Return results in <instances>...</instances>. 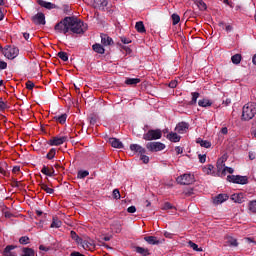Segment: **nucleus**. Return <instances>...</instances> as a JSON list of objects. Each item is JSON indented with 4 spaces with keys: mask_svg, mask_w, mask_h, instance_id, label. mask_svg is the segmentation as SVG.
<instances>
[{
    "mask_svg": "<svg viewBox=\"0 0 256 256\" xmlns=\"http://www.w3.org/2000/svg\"><path fill=\"white\" fill-rule=\"evenodd\" d=\"M249 211L252 213H256V200H252L249 202Z\"/></svg>",
    "mask_w": 256,
    "mask_h": 256,
    "instance_id": "nucleus-46",
    "label": "nucleus"
},
{
    "mask_svg": "<svg viewBox=\"0 0 256 256\" xmlns=\"http://www.w3.org/2000/svg\"><path fill=\"white\" fill-rule=\"evenodd\" d=\"M57 56L59 57V59H61L62 61H69V54H67V52H63L60 51L58 52Z\"/></svg>",
    "mask_w": 256,
    "mask_h": 256,
    "instance_id": "nucleus-39",
    "label": "nucleus"
},
{
    "mask_svg": "<svg viewBox=\"0 0 256 256\" xmlns=\"http://www.w3.org/2000/svg\"><path fill=\"white\" fill-rule=\"evenodd\" d=\"M175 151H176V153H177L178 155H181V154L183 153V148L180 147V146H177V147L175 148Z\"/></svg>",
    "mask_w": 256,
    "mask_h": 256,
    "instance_id": "nucleus-59",
    "label": "nucleus"
},
{
    "mask_svg": "<svg viewBox=\"0 0 256 256\" xmlns=\"http://www.w3.org/2000/svg\"><path fill=\"white\" fill-rule=\"evenodd\" d=\"M23 253L22 256H35V250L32 248H23Z\"/></svg>",
    "mask_w": 256,
    "mask_h": 256,
    "instance_id": "nucleus-40",
    "label": "nucleus"
},
{
    "mask_svg": "<svg viewBox=\"0 0 256 256\" xmlns=\"http://www.w3.org/2000/svg\"><path fill=\"white\" fill-rule=\"evenodd\" d=\"M7 69V62L0 60V71Z\"/></svg>",
    "mask_w": 256,
    "mask_h": 256,
    "instance_id": "nucleus-53",
    "label": "nucleus"
},
{
    "mask_svg": "<svg viewBox=\"0 0 256 256\" xmlns=\"http://www.w3.org/2000/svg\"><path fill=\"white\" fill-rule=\"evenodd\" d=\"M40 187L42 191H45V193H48L49 195H53L55 193V189L49 188V186H47L45 183H41Z\"/></svg>",
    "mask_w": 256,
    "mask_h": 256,
    "instance_id": "nucleus-32",
    "label": "nucleus"
},
{
    "mask_svg": "<svg viewBox=\"0 0 256 256\" xmlns=\"http://www.w3.org/2000/svg\"><path fill=\"white\" fill-rule=\"evenodd\" d=\"M122 43H124V45H129V43H131V40H129L128 38L122 37L121 38Z\"/></svg>",
    "mask_w": 256,
    "mask_h": 256,
    "instance_id": "nucleus-58",
    "label": "nucleus"
},
{
    "mask_svg": "<svg viewBox=\"0 0 256 256\" xmlns=\"http://www.w3.org/2000/svg\"><path fill=\"white\" fill-rule=\"evenodd\" d=\"M137 211V208L135 206H130L127 208L128 213H135Z\"/></svg>",
    "mask_w": 256,
    "mask_h": 256,
    "instance_id": "nucleus-56",
    "label": "nucleus"
},
{
    "mask_svg": "<svg viewBox=\"0 0 256 256\" xmlns=\"http://www.w3.org/2000/svg\"><path fill=\"white\" fill-rule=\"evenodd\" d=\"M256 115V104L254 102H249L245 104L242 108V121H251Z\"/></svg>",
    "mask_w": 256,
    "mask_h": 256,
    "instance_id": "nucleus-2",
    "label": "nucleus"
},
{
    "mask_svg": "<svg viewBox=\"0 0 256 256\" xmlns=\"http://www.w3.org/2000/svg\"><path fill=\"white\" fill-rule=\"evenodd\" d=\"M12 187H19V181L14 180V181L12 182Z\"/></svg>",
    "mask_w": 256,
    "mask_h": 256,
    "instance_id": "nucleus-64",
    "label": "nucleus"
},
{
    "mask_svg": "<svg viewBox=\"0 0 256 256\" xmlns=\"http://www.w3.org/2000/svg\"><path fill=\"white\" fill-rule=\"evenodd\" d=\"M225 31H227V33H231V31H233V26L227 25V26L225 27Z\"/></svg>",
    "mask_w": 256,
    "mask_h": 256,
    "instance_id": "nucleus-62",
    "label": "nucleus"
},
{
    "mask_svg": "<svg viewBox=\"0 0 256 256\" xmlns=\"http://www.w3.org/2000/svg\"><path fill=\"white\" fill-rule=\"evenodd\" d=\"M55 155H57V149L52 148L49 150V152L46 155V159H48L49 161H51L52 159L55 158Z\"/></svg>",
    "mask_w": 256,
    "mask_h": 256,
    "instance_id": "nucleus-36",
    "label": "nucleus"
},
{
    "mask_svg": "<svg viewBox=\"0 0 256 256\" xmlns=\"http://www.w3.org/2000/svg\"><path fill=\"white\" fill-rule=\"evenodd\" d=\"M177 84H178L177 80H172L169 83L168 87H170V89H175V87H177Z\"/></svg>",
    "mask_w": 256,
    "mask_h": 256,
    "instance_id": "nucleus-54",
    "label": "nucleus"
},
{
    "mask_svg": "<svg viewBox=\"0 0 256 256\" xmlns=\"http://www.w3.org/2000/svg\"><path fill=\"white\" fill-rule=\"evenodd\" d=\"M109 5L107 0H92V6L94 9H99L100 11H105V7Z\"/></svg>",
    "mask_w": 256,
    "mask_h": 256,
    "instance_id": "nucleus-9",
    "label": "nucleus"
},
{
    "mask_svg": "<svg viewBox=\"0 0 256 256\" xmlns=\"http://www.w3.org/2000/svg\"><path fill=\"white\" fill-rule=\"evenodd\" d=\"M39 249H40V251H45V252L51 251V248L46 247V246H44V245H40V246H39Z\"/></svg>",
    "mask_w": 256,
    "mask_h": 256,
    "instance_id": "nucleus-57",
    "label": "nucleus"
},
{
    "mask_svg": "<svg viewBox=\"0 0 256 256\" xmlns=\"http://www.w3.org/2000/svg\"><path fill=\"white\" fill-rule=\"evenodd\" d=\"M112 195L114 199H121V192H119V189H114Z\"/></svg>",
    "mask_w": 256,
    "mask_h": 256,
    "instance_id": "nucleus-49",
    "label": "nucleus"
},
{
    "mask_svg": "<svg viewBox=\"0 0 256 256\" xmlns=\"http://www.w3.org/2000/svg\"><path fill=\"white\" fill-rule=\"evenodd\" d=\"M196 143H198L199 145H201L202 147H204L205 149H209V147H211V142L207 141V140H203L201 138H198L196 140Z\"/></svg>",
    "mask_w": 256,
    "mask_h": 256,
    "instance_id": "nucleus-33",
    "label": "nucleus"
},
{
    "mask_svg": "<svg viewBox=\"0 0 256 256\" xmlns=\"http://www.w3.org/2000/svg\"><path fill=\"white\" fill-rule=\"evenodd\" d=\"M108 142L114 149H123V142L119 141L117 138H110Z\"/></svg>",
    "mask_w": 256,
    "mask_h": 256,
    "instance_id": "nucleus-16",
    "label": "nucleus"
},
{
    "mask_svg": "<svg viewBox=\"0 0 256 256\" xmlns=\"http://www.w3.org/2000/svg\"><path fill=\"white\" fill-rule=\"evenodd\" d=\"M41 173H43V175H46L47 177H53V172H50L49 167L45 165L42 167Z\"/></svg>",
    "mask_w": 256,
    "mask_h": 256,
    "instance_id": "nucleus-41",
    "label": "nucleus"
},
{
    "mask_svg": "<svg viewBox=\"0 0 256 256\" xmlns=\"http://www.w3.org/2000/svg\"><path fill=\"white\" fill-rule=\"evenodd\" d=\"M101 43L107 47V45H111L113 43V38L109 37L107 34H101Z\"/></svg>",
    "mask_w": 256,
    "mask_h": 256,
    "instance_id": "nucleus-19",
    "label": "nucleus"
},
{
    "mask_svg": "<svg viewBox=\"0 0 256 256\" xmlns=\"http://www.w3.org/2000/svg\"><path fill=\"white\" fill-rule=\"evenodd\" d=\"M188 245H189V247H191V249H193V251H198V252L203 251V248H199V245H197L193 241H189Z\"/></svg>",
    "mask_w": 256,
    "mask_h": 256,
    "instance_id": "nucleus-42",
    "label": "nucleus"
},
{
    "mask_svg": "<svg viewBox=\"0 0 256 256\" xmlns=\"http://www.w3.org/2000/svg\"><path fill=\"white\" fill-rule=\"evenodd\" d=\"M198 105L199 107H211L213 105V102H211V100L209 99H202L198 101Z\"/></svg>",
    "mask_w": 256,
    "mask_h": 256,
    "instance_id": "nucleus-30",
    "label": "nucleus"
},
{
    "mask_svg": "<svg viewBox=\"0 0 256 256\" xmlns=\"http://www.w3.org/2000/svg\"><path fill=\"white\" fill-rule=\"evenodd\" d=\"M135 29L138 33H146L145 24L143 21L136 22Z\"/></svg>",
    "mask_w": 256,
    "mask_h": 256,
    "instance_id": "nucleus-28",
    "label": "nucleus"
},
{
    "mask_svg": "<svg viewBox=\"0 0 256 256\" xmlns=\"http://www.w3.org/2000/svg\"><path fill=\"white\" fill-rule=\"evenodd\" d=\"M146 149H148V151H151L152 153L157 151H163V149H165V144L161 142H148L146 144Z\"/></svg>",
    "mask_w": 256,
    "mask_h": 256,
    "instance_id": "nucleus-6",
    "label": "nucleus"
},
{
    "mask_svg": "<svg viewBox=\"0 0 256 256\" xmlns=\"http://www.w3.org/2000/svg\"><path fill=\"white\" fill-rule=\"evenodd\" d=\"M194 181L195 177L191 174H184L177 178V182L180 185H191L192 183H194Z\"/></svg>",
    "mask_w": 256,
    "mask_h": 256,
    "instance_id": "nucleus-5",
    "label": "nucleus"
},
{
    "mask_svg": "<svg viewBox=\"0 0 256 256\" xmlns=\"http://www.w3.org/2000/svg\"><path fill=\"white\" fill-rule=\"evenodd\" d=\"M3 55L4 57H7V59H15V57L19 55V49L11 48L9 51H4Z\"/></svg>",
    "mask_w": 256,
    "mask_h": 256,
    "instance_id": "nucleus-10",
    "label": "nucleus"
},
{
    "mask_svg": "<svg viewBox=\"0 0 256 256\" xmlns=\"http://www.w3.org/2000/svg\"><path fill=\"white\" fill-rule=\"evenodd\" d=\"M192 99L191 101L188 103V105H197V99H199V92H192L191 93Z\"/></svg>",
    "mask_w": 256,
    "mask_h": 256,
    "instance_id": "nucleus-34",
    "label": "nucleus"
},
{
    "mask_svg": "<svg viewBox=\"0 0 256 256\" xmlns=\"http://www.w3.org/2000/svg\"><path fill=\"white\" fill-rule=\"evenodd\" d=\"M214 169H215V166H213L212 164H209L203 168V171L204 173H206V175H213L215 173L213 172Z\"/></svg>",
    "mask_w": 256,
    "mask_h": 256,
    "instance_id": "nucleus-35",
    "label": "nucleus"
},
{
    "mask_svg": "<svg viewBox=\"0 0 256 256\" xmlns=\"http://www.w3.org/2000/svg\"><path fill=\"white\" fill-rule=\"evenodd\" d=\"M19 171H21V167L19 166H14L12 169V173H19Z\"/></svg>",
    "mask_w": 256,
    "mask_h": 256,
    "instance_id": "nucleus-60",
    "label": "nucleus"
},
{
    "mask_svg": "<svg viewBox=\"0 0 256 256\" xmlns=\"http://www.w3.org/2000/svg\"><path fill=\"white\" fill-rule=\"evenodd\" d=\"M130 150H132L134 153H139L140 155H145V153H147V150H145V148L139 144H131Z\"/></svg>",
    "mask_w": 256,
    "mask_h": 256,
    "instance_id": "nucleus-14",
    "label": "nucleus"
},
{
    "mask_svg": "<svg viewBox=\"0 0 256 256\" xmlns=\"http://www.w3.org/2000/svg\"><path fill=\"white\" fill-rule=\"evenodd\" d=\"M163 211H168V209L176 210L175 206H173L170 202H165L162 206Z\"/></svg>",
    "mask_w": 256,
    "mask_h": 256,
    "instance_id": "nucleus-47",
    "label": "nucleus"
},
{
    "mask_svg": "<svg viewBox=\"0 0 256 256\" xmlns=\"http://www.w3.org/2000/svg\"><path fill=\"white\" fill-rule=\"evenodd\" d=\"M188 129H189V123L187 122H180L176 126V131L177 133H180V134L187 133Z\"/></svg>",
    "mask_w": 256,
    "mask_h": 256,
    "instance_id": "nucleus-15",
    "label": "nucleus"
},
{
    "mask_svg": "<svg viewBox=\"0 0 256 256\" xmlns=\"http://www.w3.org/2000/svg\"><path fill=\"white\" fill-rule=\"evenodd\" d=\"M14 249H17V246L8 245V246L5 247L2 255H4V256H17V252L13 251Z\"/></svg>",
    "mask_w": 256,
    "mask_h": 256,
    "instance_id": "nucleus-12",
    "label": "nucleus"
},
{
    "mask_svg": "<svg viewBox=\"0 0 256 256\" xmlns=\"http://www.w3.org/2000/svg\"><path fill=\"white\" fill-rule=\"evenodd\" d=\"M61 225H63V222H61V220H59V218L57 217H53L52 223H51V228L52 229H59V227H61Z\"/></svg>",
    "mask_w": 256,
    "mask_h": 256,
    "instance_id": "nucleus-29",
    "label": "nucleus"
},
{
    "mask_svg": "<svg viewBox=\"0 0 256 256\" xmlns=\"http://www.w3.org/2000/svg\"><path fill=\"white\" fill-rule=\"evenodd\" d=\"M171 19H172V25H177L181 21V17L176 13L171 15Z\"/></svg>",
    "mask_w": 256,
    "mask_h": 256,
    "instance_id": "nucleus-43",
    "label": "nucleus"
},
{
    "mask_svg": "<svg viewBox=\"0 0 256 256\" xmlns=\"http://www.w3.org/2000/svg\"><path fill=\"white\" fill-rule=\"evenodd\" d=\"M167 139H169V141L172 143H179L181 141V136L175 132H171L167 135Z\"/></svg>",
    "mask_w": 256,
    "mask_h": 256,
    "instance_id": "nucleus-20",
    "label": "nucleus"
},
{
    "mask_svg": "<svg viewBox=\"0 0 256 256\" xmlns=\"http://www.w3.org/2000/svg\"><path fill=\"white\" fill-rule=\"evenodd\" d=\"M227 181L236 183L237 185H247L249 183V178L241 175H228Z\"/></svg>",
    "mask_w": 256,
    "mask_h": 256,
    "instance_id": "nucleus-4",
    "label": "nucleus"
},
{
    "mask_svg": "<svg viewBox=\"0 0 256 256\" xmlns=\"http://www.w3.org/2000/svg\"><path fill=\"white\" fill-rule=\"evenodd\" d=\"M140 160L145 163V165H147V163H149V156L145 155V154H140Z\"/></svg>",
    "mask_w": 256,
    "mask_h": 256,
    "instance_id": "nucleus-50",
    "label": "nucleus"
},
{
    "mask_svg": "<svg viewBox=\"0 0 256 256\" xmlns=\"http://www.w3.org/2000/svg\"><path fill=\"white\" fill-rule=\"evenodd\" d=\"M232 201H234V203H244L245 202V197L243 195V193H239V194H233L231 196Z\"/></svg>",
    "mask_w": 256,
    "mask_h": 256,
    "instance_id": "nucleus-23",
    "label": "nucleus"
},
{
    "mask_svg": "<svg viewBox=\"0 0 256 256\" xmlns=\"http://www.w3.org/2000/svg\"><path fill=\"white\" fill-rule=\"evenodd\" d=\"M135 251H136V253H138L139 255H142V256L151 255V252L149 251L148 248H143V247H140V246H136Z\"/></svg>",
    "mask_w": 256,
    "mask_h": 256,
    "instance_id": "nucleus-22",
    "label": "nucleus"
},
{
    "mask_svg": "<svg viewBox=\"0 0 256 256\" xmlns=\"http://www.w3.org/2000/svg\"><path fill=\"white\" fill-rule=\"evenodd\" d=\"M242 56L241 54H235L231 57V61L234 65H239L241 63Z\"/></svg>",
    "mask_w": 256,
    "mask_h": 256,
    "instance_id": "nucleus-37",
    "label": "nucleus"
},
{
    "mask_svg": "<svg viewBox=\"0 0 256 256\" xmlns=\"http://www.w3.org/2000/svg\"><path fill=\"white\" fill-rule=\"evenodd\" d=\"M35 87V83H33L31 80H28L26 82V89H28L29 91H32V89Z\"/></svg>",
    "mask_w": 256,
    "mask_h": 256,
    "instance_id": "nucleus-51",
    "label": "nucleus"
},
{
    "mask_svg": "<svg viewBox=\"0 0 256 256\" xmlns=\"http://www.w3.org/2000/svg\"><path fill=\"white\" fill-rule=\"evenodd\" d=\"M31 21L34 23V25H45L47 23V21H45V14L42 12H38L32 16Z\"/></svg>",
    "mask_w": 256,
    "mask_h": 256,
    "instance_id": "nucleus-8",
    "label": "nucleus"
},
{
    "mask_svg": "<svg viewBox=\"0 0 256 256\" xmlns=\"http://www.w3.org/2000/svg\"><path fill=\"white\" fill-rule=\"evenodd\" d=\"M85 177H89V171L87 170L78 171V179H85Z\"/></svg>",
    "mask_w": 256,
    "mask_h": 256,
    "instance_id": "nucleus-45",
    "label": "nucleus"
},
{
    "mask_svg": "<svg viewBox=\"0 0 256 256\" xmlns=\"http://www.w3.org/2000/svg\"><path fill=\"white\" fill-rule=\"evenodd\" d=\"M198 158H199V161H200L201 163H205V161H207V155H201V154H199V155H198Z\"/></svg>",
    "mask_w": 256,
    "mask_h": 256,
    "instance_id": "nucleus-55",
    "label": "nucleus"
},
{
    "mask_svg": "<svg viewBox=\"0 0 256 256\" xmlns=\"http://www.w3.org/2000/svg\"><path fill=\"white\" fill-rule=\"evenodd\" d=\"M194 3L200 11H206L207 4L203 0H195Z\"/></svg>",
    "mask_w": 256,
    "mask_h": 256,
    "instance_id": "nucleus-31",
    "label": "nucleus"
},
{
    "mask_svg": "<svg viewBox=\"0 0 256 256\" xmlns=\"http://www.w3.org/2000/svg\"><path fill=\"white\" fill-rule=\"evenodd\" d=\"M19 243L21 245H28L29 243V237L27 236H22L20 239H19Z\"/></svg>",
    "mask_w": 256,
    "mask_h": 256,
    "instance_id": "nucleus-48",
    "label": "nucleus"
},
{
    "mask_svg": "<svg viewBox=\"0 0 256 256\" xmlns=\"http://www.w3.org/2000/svg\"><path fill=\"white\" fill-rule=\"evenodd\" d=\"M138 83H141L139 78H126L125 80V85H130L131 87H135Z\"/></svg>",
    "mask_w": 256,
    "mask_h": 256,
    "instance_id": "nucleus-25",
    "label": "nucleus"
},
{
    "mask_svg": "<svg viewBox=\"0 0 256 256\" xmlns=\"http://www.w3.org/2000/svg\"><path fill=\"white\" fill-rule=\"evenodd\" d=\"M70 237L71 239H73V241H75L77 243V245H82L83 243V238L79 237V235H77L76 231H71L70 232Z\"/></svg>",
    "mask_w": 256,
    "mask_h": 256,
    "instance_id": "nucleus-24",
    "label": "nucleus"
},
{
    "mask_svg": "<svg viewBox=\"0 0 256 256\" xmlns=\"http://www.w3.org/2000/svg\"><path fill=\"white\" fill-rule=\"evenodd\" d=\"M229 199V195L227 194H218L214 199V205H221V203H225Z\"/></svg>",
    "mask_w": 256,
    "mask_h": 256,
    "instance_id": "nucleus-11",
    "label": "nucleus"
},
{
    "mask_svg": "<svg viewBox=\"0 0 256 256\" xmlns=\"http://www.w3.org/2000/svg\"><path fill=\"white\" fill-rule=\"evenodd\" d=\"M226 243H227V245H229V247H237L239 245V243H237V239H235L233 237L228 238Z\"/></svg>",
    "mask_w": 256,
    "mask_h": 256,
    "instance_id": "nucleus-38",
    "label": "nucleus"
},
{
    "mask_svg": "<svg viewBox=\"0 0 256 256\" xmlns=\"http://www.w3.org/2000/svg\"><path fill=\"white\" fill-rule=\"evenodd\" d=\"M92 49L95 51V53H99V55L105 54V48L99 43L92 45Z\"/></svg>",
    "mask_w": 256,
    "mask_h": 256,
    "instance_id": "nucleus-26",
    "label": "nucleus"
},
{
    "mask_svg": "<svg viewBox=\"0 0 256 256\" xmlns=\"http://www.w3.org/2000/svg\"><path fill=\"white\" fill-rule=\"evenodd\" d=\"M227 161V158L225 157H222L220 158L218 161H217V169H218V172H223V169H225V162Z\"/></svg>",
    "mask_w": 256,
    "mask_h": 256,
    "instance_id": "nucleus-27",
    "label": "nucleus"
},
{
    "mask_svg": "<svg viewBox=\"0 0 256 256\" xmlns=\"http://www.w3.org/2000/svg\"><path fill=\"white\" fill-rule=\"evenodd\" d=\"M163 137V132L160 129L148 130L147 133L143 135L144 141H157V139H161Z\"/></svg>",
    "mask_w": 256,
    "mask_h": 256,
    "instance_id": "nucleus-3",
    "label": "nucleus"
},
{
    "mask_svg": "<svg viewBox=\"0 0 256 256\" xmlns=\"http://www.w3.org/2000/svg\"><path fill=\"white\" fill-rule=\"evenodd\" d=\"M81 247H83V249H86L88 251H93V249H95V242H93V240L91 239L83 240Z\"/></svg>",
    "mask_w": 256,
    "mask_h": 256,
    "instance_id": "nucleus-13",
    "label": "nucleus"
},
{
    "mask_svg": "<svg viewBox=\"0 0 256 256\" xmlns=\"http://www.w3.org/2000/svg\"><path fill=\"white\" fill-rule=\"evenodd\" d=\"M70 256H85V255L81 254L80 252L74 251L70 254Z\"/></svg>",
    "mask_w": 256,
    "mask_h": 256,
    "instance_id": "nucleus-63",
    "label": "nucleus"
},
{
    "mask_svg": "<svg viewBox=\"0 0 256 256\" xmlns=\"http://www.w3.org/2000/svg\"><path fill=\"white\" fill-rule=\"evenodd\" d=\"M37 3L40 5V7H44L45 9H55L56 7L55 4L45 0H38Z\"/></svg>",
    "mask_w": 256,
    "mask_h": 256,
    "instance_id": "nucleus-21",
    "label": "nucleus"
},
{
    "mask_svg": "<svg viewBox=\"0 0 256 256\" xmlns=\"http://www.w3.org/2000/svg\"><path fill=\"white\" fill-rule=\"evenodd\" d=\"M66 141L67 136H55L49 140L48 145L51 147H59V145H63V143H66Z\"/></svg>",
    "mask_w": 256,
    "mask_h": 256,
    "instance_id": "nucleus-7",
    "label": "nucleus"
},
{
    "mask_svg": "<svg viewBox=\"0 0 256 256\" xmlns=\"http://www.w3.org/2000/svg\"><path fill=\"white\" fill-rule=\"evenodd\" d=\"M9 106H7V103H5L3 100H0V111H5V109H8Z\"/></svg>",
    "mask_w": 256,
    "mask_h": 256,
    "instance_id": "nucleus-52",
    "label": "nucleus"
},
{
    "mask_svg": "<svg viewBox=\"0 0 256 256\" xmlns=\"http://www.w3.org/2000/svg\"><path fill=\"white\" fill-rule=\"evenodd\" d=\"M0 174L4 175V177L7 176V171L5 170V168H3L1 166H0Z\"/></svg>",
    "mask_w": 256,
    "mask_h": 256,
    "instance_id": "nucleus-61",
    "label": "nucleus"
},
{
    "mask_svg": "<svg viewBox=\"0 0 256 256\" xmlns=\"http://www.w3.org/2000/svg\"><path fill=\"white\" fill-rule=\"evenodd\" d=\"M53 121L60 123V125H65L67 123V114L56 115L53 117Z\"/></svg>",
    "mask_w": 256,
    "mask_h": 256,
    "instance_id": "nucleus-18",
    "label": "nucleus"
},
{
    "mask_svg": "<svg viewBox=\"0 0 256 256\" xmlns=\"http://www.w3.org/2000/svg\"><path fill=\"white\" fill-rule=\"evenodd\" d=\"M54 31L63 35H67L69 31L76 35H83L87 31V24L75 16H67L55 25Z\"/></svg>",
    "mask_w": 256,
    "mask_h": 256,
    "instance_id": "nucleus-1",
    "label": "nucleus"
},
{
    "mask_svg": "<svg viewBox=\"0 0 256 256\" xmlns=\"http://www.w3.org/2000/svg\"><path fill=\"white\" fill-rule=\"evenodd\" d=\"M144 241H146L148 245H160L161 243V241L155 236H145Z\"/></svg>",
    "mask_w": 256,
    "mask_h": 256,
    "instance_id": "nucleus-17",
    "label": "nucleus"
},
{
    "mask_svg": "<svg viewBox=\"0 0 256 256\" xmlns=\"http://www.w3.org/2000/svg\"><path fill=\"white\" fill-rule=\"evenodd\" d=\"M235 172V170L231 167H224L222 172H221V175H223L225 177V175H227V173H230V175H233V173Z\"/></svg>",
    "mask_w": 256,
    "mask_h": 256,
    "instance_id": "nucleus-44",
    "label": "nucleus"
}]
</instances>
